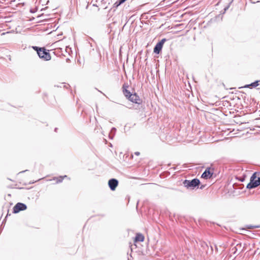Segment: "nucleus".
<instances>
[{
	"mask_svg": "<svg viewBox=\"0 0 260 260\" xmlns=\"http://www.w3.org/2000/svg\"><path fill=\"white\" fill-rule=\"evenodd\" d=\"M228 8H229V7H227L225 8H224V11H226V10H227V9H228Z\"/></svg>",
	"mask_w": 260,
	"mask_h": 260,
	"instance_id": "nucleus-19",
	"label": "nucleus"
},
{
	"mask_svg": "<svg viewBox=\"0 0 260 260\" xmlns=\"http://www.w3.org/2000/svg\"><path fill=\"white\" fill-rule=\"evenodd\" d=\"M67 177V176H59V177H55L53 178L54 180H56V183H60L62 181L63 178Z\"/></svg>",
	"mask_w": 260,
	"mask_h": 260,
	"instance_id": "nucleus-11",
	"label": "nucleus"
},
{
	"mask_svg": "<svg viewBox=\"0 0 260 260\" xmlns=\"http://www.w3.org/2000/svg\"><path fill=\"white\" fill-rule=\"evenodd\" d=\"M27 206L25 204L21 203H17L13 208L14 213H17L21 211H23L26 209Z\"/></svg>",
	"mask_w": 260,
	"mask_h": 260,
	"instance_id": "nucleus-4",
	"label": "nucleus"
},
{
	"mask_svg": "<svg viewBox=\"0 0 260 260\" xmlns=\"http://www.w3.org/2000/svg\"><path fill=\"white\" fill-rule=\"evenodd\" d=\"M123 92L124 95L129 98L130 95H132L133 94H131V92L128 91L124 87V85L123 86Z\"/></svg>",
	"mask_w": 260,
	"mask_h": 260,
	"instance_id": "nucleus-10",
	"label": "nucleus"
},
{
	"mask_svg": "<svg viewBox=\"0 0 260 260\" xmlns=\"http://www.w3.org/2000/svg\"><path fill=\"white\" fill-rule=\"evenodd\" d=\"M166 39H163L158 43L160 44L161 46H163V45H164V43L166 42Z\"/></svg>",
	"mask_w": 260,
	"mask_h": 260,
	"instance_id": "nucleus-16",
	"label": "nucleus"
},
{
	"mask_svg": "<svg viewBox=\"0 0 260 260\" xmlns=\"http://www.w3.org/2000/svg\"><path fill=\"white\" fill-rule=\"evenodd\" d=\"M166 39H163L158 43L160 44L161 46H163V45H164V43L166 42Z\"/></svg>",
	"mask_w": 260,
	"mask_h": 260,
	"instance_id": "nucleus-17",
	"label": "nucleus"
},
{
	"mask_svg": "<svg viewBox=\"0 0 260 260\" xmlns=\"http://www.w3.org/2000/svg\"><path fill=\"white\" fill-rule=\"evenodd\" d=\"M144 240V237L141 234L138 233L137 234L135 241V242H143Z\"/></svg>",
	"mask_w": 260,
	"mask_h": 260,
	"instance_id": "nucleus-8",
	"label": "nucleus"
},
{
	"mask_svg": "<svg viewBox=\"0 0 260 260\" xmlns=\"http://www.w3.org/2000/svg\"><path fill=\"white\" fill-rule=\"evenodd\" d=\"M118 185V181L116 179H111L108 181V185L110 189L112 191L115 190Z\"/></svg>",
	"mask_w": 260,
	"mask_h": 260,
	"instance_id": "nucleus-5",
	"label": "nucleus"
},
{
	"mask_svg": "<svg viewBox=\"0 0 260 260\" xmlns=\"http://www.w3.org/2000/svg\"><path fill=\"white\" fill-rule=\"evenodd\" d=\"M162 46L160 44L157 43L154 48L153 52L155 53L158 54L161 50Z\"/></svg>",
	"mask_w": 260,
	"mask_h": 260,
	"instance_id": "nucleus-9",
	"label": "nucleus"
},
{
	"mask_svg": "<svg viewBox=\"0 0 260 260\" xmlns=\"http://www.w3.org/2000/svg\"><path fill=\"white\" fill-rule=\"evenodd\" d=\"M213 175V172L210 170V168H207L204 172L202 175V177L205 179H208L211 178Z\"/></svg>",
	"mask_w": 260,
	"mask_h": 260,
	"instance_id": "nucleus-7",
	"label": "nucleus"
},
{
	"mask_svg": "<svg viewBox=\"0 0 260 260\" xmlns=\"http://www.w3.org/2000/svg\"><path fill=\"white\" fill-rule=\"evenodd\" d=\"M126 0H118L114 4V7L117 8L124 3Z\"/></svg>",
	"mask_w": 260,
	"mask_h": 260,
	"instance_id": "nucleus-12",
	"label": "nucleus"
},
{
	"mask_svg": "<svg viewBox=\"0 0 260 260\" xmlns=\"http://www.w3.org/2000/svg\"><path fill=\"white\" fill-rule=\"evenodd\" d=\"M32 48L36 50L40 58L45 60H49L51 59V56L48 52L44 48H39L37 46H33Z\"/></svg>",
	"mask_w": 260,
	"mask_h": 260,
	"instance_id": "nucleus-2",
	"label": "nucleus"
},
{
	"mask_svg": "<svg viewBox=\"0 0 260 260\" xmlns=\"http://www.w3.org/2000/svg\"><path fill=\"white\" fill-rule=\"evenodd\" d=\"M116 131V129L115 127L112 128L111 129L110 133H109V138L112 139L115 134Z\"/></svg>",
	"mask_w": 260,
	"mask_h": 260,
	"instance_id": "nucleus-13",
	"label": "nucleus"
},
{
	"mask_svg": "<svg viewBox=\"0 0 260 260\" xmlns=\"http://www.w3.org/2000/svg\"><path fill=\"white\" fill-rule=\"evenodd\" d=\"M135 154L137 156L139 155H140V152H135Z\"/></svg>",
	"mask_w": 260,
	"mask_h": 260,
	"instance_id": "nucleus-18",
	"label": "nucleus"
},
{
	"mask_svg": "<svg viewBox=\"0 0 260 260\" xmlns=\"http://www.w3.org/2000/svg\"><path fill=\"white\" fill-rule=\"evenodd\" d=\"M247 228L249 229H253V228H260V225H249L247 226Z\"/></svg>",
	"mask_w": 260,
	"mask_h": 260,
	"instance_id": "nucleus-15",
	"label": "nucleus"
},
{
	"mask_svg": "<svg viewBox=\"0 0 260 260\" xmlns=\"http://www.w3.org/2000/svg\"><path fill=\"white\" fill-rule=\"evenodd\" d=\"M258 82H259L258 81H256L252 83L250 85H246L245 87H249L250 86H252L253 87H257L259 85Z\"/></svg>",
	"mask_w": 260,
	"mask_h": 260,
	"instance_id": "nucleus-14",
	"label": "nucleus"
},
{
	"mask_svg": "<svg viewBox=\"0 0 260 260\" xmlns=\"http://www.w3.org/2000/svg\"><path fill=\"white\" fill-rule=\"evenodd\" d=\"M200 181L198 179L195 178L191 180H185L183 183L187 189H193L200 184Z\"/></svg>",
	"mask_w": 260,
	"mask_h": 260,
	"instance_id": "nucleus-3",
	"label": "nucleus"
},
{
	"mask_svg": "<svg viewBox=\"0 0 260 260\" xmlns=\"http://www.w3.org/2000/svg\"><path fill=\"white\" fill-rule=\"evenodd\" d=\"M128 99L131 102L135 103L136 104H140L141 103V100L140 99L139 96L137 95L136 93L133 94L132 95H130Z\"/></svg>",
	"mask_w": 260,
	"mask_h": 260,
	"instance_id": "nucleus-6",
	"label": "nucleus"
},
{
	"mask_svg": "<svg viewBox=\"0 0 260 260\" xmlns=\"http://www.w3.org/2000/svg\"><path fill=\"white\" fill-rule=\"evenodd\" d=\"M260 185V173L255 172L250 178V182L247 184V188L252 189Z\"/></svg>",
	"mask_w": 260,
	"mask_h": 260,
	"instance_id": "nucleus-1",
	"label": "nucleus"
}]
</instances>
